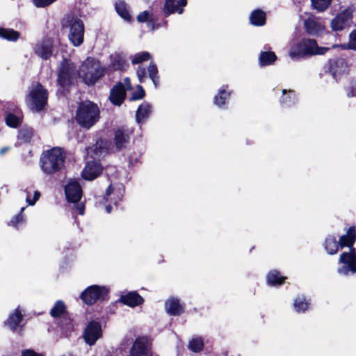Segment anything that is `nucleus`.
Segmentation results:
<instances>
[{"instance_id":"obj_1","label":"nucleus","mask_w":356,"mask_h":356,"mask_svg":"<svg viewBox=\"0 0 356 356\" xmlns=\"http://www.w3.org/2000/svg\"><path fill=\"white\" fill-rule=\"evenodd\" d=\"M355 241V237L346 234L339 238V247L350 248L349 252H343L339 256V264L341 266L337 268V273L339 275L346 277L356 273V249L353 248Z\"/></svg>"},{"instance_id":"obj_2","label":"nucleus","mask_w":356,"mask_h":356,"mask_svg":"<svg viewBox=\"0 0 356 356\" xmlns=\"http://www.w3.org/2000/svg\"><path fill=\"white\" fill-rule=\"evenodd\" d=\"M65 151L58 147L44 151L40 158V167L42 172L51 175L61 171L65 166Z\"/></svg>"},{"instance_id":"obj_3","label":"nucleus","mask_w":356,"mask_h":356,"mask_svg":"<svg viewBox=\"0 0 356 356\" xmlns=\"http://www.w3.org/2000/svg\"><path fill=\"white\" fill-rule=\"evenodd\" d=\"M327 50L328 47H319L315 40L304 38L290 47L289 56L292 60H298L306 56L323 55Z\"/></svg>"},{"instance_id":"obj_4","label":"nucleus","mask_w":356,"mask_h":356,"mask_svg":"<svg viewBox=\"0 0 356 356\" xmlns=\"http://www.w3.org/2000/svg\"><path fill=\"white\" fill-rule=\"evenodd\" d=\"M99 118V109L95 103L86 101L79 105L76 113V120L81 127L90 129L96 124Z\"/></svg>"},{"instance_id":"obj_5","label":"nucleus","mask_w":356,"mask_h":356,"mask_svg":"<svg viewBox=\"0 0 356 356\" xmlns=\"http://www.w3.org/2000/svg\"><path fill=\"white\" fill-rule=\"evenodd\" d=\"M63 27L69 29L68 38L75 47L80 46L83 42L84 25L77 16L67 15L62 21Z\"/></svg>"},{"instance_id":"obj_6","label":"nucleus","mask_w":356,"mask_h":356,"mask_svg":"<svg viewBox=\"0 0 356 356\" xmlns=\"http://www.w3.org/2000/svg\"><path fill=\"white\" fill-rule=\"evenodd\" d=\"M105 73V69L94 58H88L81 65L79 76L87 85H94Z\"/></svg>"},{"instance_id":"obj_7","label":"nucleus","mask_w":356,"mask_h":356,"mask_svg":"<svg viewBox=\"0 0 356 356\" xmlns=\"http://www.w3.org/2000/svg\"><path fill=\"white\" fill-rule=\"evenodd\" d=\"M47 99L48 92L44 86L39 83H32L26 97L29 106L34 111H40L44 108Z\"/></svg>"},{"instance_id":"obj_8","label":"nucleus","mask_w":356,"mask_h":356,"mask_svg":"<svg viewBox=\"0 0 356 356\" xmlns=\"http://www.w3.org/2000/svg\"><path fill=\"white\" fill-rule=\"evenodd\" d=\"M76 75V70L74 63L64 59L58 69V83L62 87L68 86L74 82Z\"/></svg>"},{"instance_id":"obj_9","label":"nucleus","mask_w":356,"mask_h":356,"mask_svg":"<svg viewBox=\"0 0 356 356\" xmlns=\"http://www.w3.org/2000/svg\"><path fill=\"white\" fill-rule=\"evenodd\" d=\"M108 289L105 286L93 285L88 287L81 295V300L87 305H92L97 300H103L107 295Z\"/></svg>"},{"instance_id":"obj_10","label":"nucleus","mask_w":356,"mask_h":356,"mask_svg":"<svg viewBox=\"0 0 356 356\" xmlns=\"http://www.w3.org/2000/svg\"><path fill=\"white\" fill-rule=\"evenodd\" d=\"M124 188L123 186H118L117 187H113L112 185H110L106 191L105 197L103 198L106 203L109 202L105 207V210L108 213H110L112 211L111 203L114 204H117L118 202H120L124 195Z\"/></svg>"},{"instance_id":"obj_11","label":"nucleus","mask_w":356,"mask_h":356,"mask_svg":"<svg viewBox=\"0 0 356 356\" xmlns=\"http://www.w3.org/2000/svg\"><path fill=\"white\" fill-rule=\"evenodd\" d=\"M102 336V329L99 323L90 322L84 330L83 337L90 346H93Z\"/></svg>"},{"instance_id":"obj_12","label":"nucleus","mask_w":356,"mask_h":356,"mask_svg":"<svg viewBox=\"0 0 356 356\" xmlns=\"http://www.w3.org/2000/svg\"><path fill=\"white\" fill-rule=\"evenodd\" d=\"M325 72H329L332 78L336 81L337 79L348 70V65L343 58L331 60L325 66Z\"/></svg>"},{"instance_id":"obj_13","label":"nucleus","mask_w":356,"mask_h":356,"mask_svg":"<svg viewBox=\"0 0 356 356\" xmlns=\"http://www.w3.org/2000/svg\"><path fill=\"white\" fill-rule=\"evenodd\" d=\"M151 344L147 337H138L134 341L131 350V356H150Z\"/></svg>"},{"instance_id":"obj_14","label":"nucleus","mask_w":356,"mask_h":356,"mask_svg":"<svg viewBox=\"0 0 356 356\" xmlns=\"http://www.w3.org/2000/svg\"><path fill=\"white\" fill-rule=\"evenodd\" d=\"M352 10L350 9H346L332 20V29L334 31H341L349 26L352 22Z\"/></svg>"},{"instance_id":"obj_15","label":"nucleus","mask_w":356,"mask_h":356,"mask_svg":"<svg viewBox=\"0 0 356 356\" xmlns=\"http://www.w3.org/2000/svg\"><path fill=\"white\" fill-rule=\"evenodd\" d=\"M66 198L69 202L78 203L82 196V190L79 183L74 179L69 180L65 187Z\"/></svg>"},{"instance_id":"obj_16","label":"nucleus","mask_w":356,"mask_h":356,"mask_svg":"<svg viewBox=\"0 0 356 356\" xmlns=\"http://www.w3.org/2000/svg\"><path fill=\"white\" fill-rule=\"evenodd\" d=\"M35 54L44 60L49 58L53 53V44L50 39L38 42L34 47Z\"/></svg>"},{"instance_id":"obj_17","label":"nucleus","mask_w":356,"mask_h":356,"mask_svg":"<svg viewBox=\"0 0 356 356\" xmlns=\"http://www.w3.org/2000/svg\"><path fill=\"white\" fill-rule=\"evenodd\" d=\"M102 171V165L95 161H88L83 170L82 177L84 179L93 180L97 177Z\"/></svg>"},{"instance_id":"obj_18","label":"nucleus","mask_w":356,"mask_h":356,"mask_svg":"<svg viewBox=\"0 0 356 356\" xmlns=\"http://www.w3.org/2000/svg\"><path fill=\"white\" fill-rule=\"evenodd\" d=\"M186 4L187 1L186 0H166L163 8L165 16L175 13L181 14Z\"/></svg>"},{"instance_id":"obj_19","label":"nucleus","mask_w":356,"mask_h":356,"mask_svg":"<svg viewBox=\"0 0 356 356\" xmlns=\"http://www.w3.org/2000/svg\"><path fill=\"white\" fill-rule=\"evenodd\" d=\"M126 96V88L122 83L116 84L111 90L109 99L115 104L120 106Z\"/></svg>"},{"instance_id":"obj_20","label":"nucleus","mask_w":356,"mask_h":356,"mask_svg":"<svg viewBox=\"0 0 356 356\" xmlns=\"http://www.w3.org/2000/svg\"><path fill=\"white\" fill-rule=\"evenodd\" d=\"M165 309L166 312L172 316H179L184 312V307L180 304L179 300L177 298H170L165 301Z\"/></svg>"},{"instance_id":"obj_21","label":"nucleus","mask_w":356,"mask_h":356,"mask_svg":"<svg viewBox=\"0 0 356 356\" xmlns=\"http://www.w3.org/2000/svg\"><path fill=\"white\" fill-rule=\"evenodd\" d=\"M22 113L18 108H15L13 111H8L5 118L7 126L12 128H17L22 122Z\"/></svg>"},{"instance_id":"obj_22","label":"nucleus","mask_w":356,"mask_h":356,"mask_svg":"<svg viewBox=\"0 0 356 356\" xmlns=\"http://www.w3.org/2000/svg\"><path fill=\"white\" fill-rule=\"evenodd\" d=\"M129 132L127 130L118 129L115 132L114 143L117 149L125 148L129 142Z\"/></svg>"},{"instance_id":"obj_23","label":"nucleus","mask_w":356,"mask_h":356,"mask_svg":"<svg viewBox=\"0 0 356 356\" xmlns=\"http://www.w3.org/2000/svg\"><path fill=\"white\" fill-rule=\"evenodd\" d=\"M307 33L311 35H318L324 30V26L314 17H309L305 21Z\"/></svg>"},{"instance_id":"obj_24","label":"nucleus","mask_w":356,"mask_h":356,"mask_svg":"<svg viewBox=\"0 0 356 356\" xmlns=\"http://www.w3.org/2000/svg\"><path fill=\"white\" fill-rule=\"evenodd\" d=\"M86 149L88 154H91V157L97 159L106 154V143L102 140H99L92 147H87Z\"/></svg>"},{"instance_id":"obj_25","label":"nucleus","mask_w":356,"mask_h":356,"mask_svg":"<svg viewBox=\"0 0 356 356\" xmlns=\"http://www.w3.org/2000/svg\"><path fill=\"white\" fill-rule=\"evenodd\" d=\"M109 60V67L113 70H123L127 65L125 56L120 53L111 54Z\"/></svg>"},{"instance_id":"obj_26","label":"nucleus","mask_w":356,"mask_h":356,"mask_svg":"<svg viewBox=\"0 0 356 356\" xmlns=\"http://www.w3.org/2000/svg\"><path fill=\"white\" fill-rule=\"evenodd\" d=\"M120 302L131 307H134L141 305L143 302V298L138 293L134 291L121 296Z\"/></svg>"},{"instance_id":"obj_27","label":"nucleus","mask_w":356,"mask_h":356,"mask_svg":"<svg viewBox=\"0 0 356 356\" xmlns=\"http://www.w3.org/2000/svg\"><path fill=\"white\" fill-rule=\"evenodd\" d=\"M23 319V314L19 309L17 307L13 312L10 314L5 324L12 330H15L18 326H20V323Z\"/></svg>"},{"instance_id":"obj_28","label":"nucleus","mask_w":356,"mask_h":356,"mask_svg":"<svg viewBox=\"0 0 356 356\" xmlns=\"http://www.w3.org/2000/svg\"><path fill=\"white\" fill-rule=\"evenodd\" d=\"M152 113V106L147 103L144 102L141 105L139 106L138 110L136 113V122L140 124L143 122L144 120L148 118L149 115Z\"/></svg>"},{"instance_id":"obj_29","label":"nucleus","mask_w":356,"mask_h":356,"mask_svg":"<svg viewBox=\"0 0 356 356\" xmlns=\"http://www.w3.org/2000/svg\"><path fill=\"white\" fill-rule=\"evenodd\" d=\"M50 315L56 318H65L67 315V307L63 301L58 300L50 311Z\"/></svg>"},{"instance_id":"obj_30","label":"nucleus","mask_w":356,"mask_h":356,"mask_svg":"<svg viewBox=\"0 0 356 356\" xmlns=\"http://www.w3.org/2000/svg\"><path fill=\"white\" fill-rule=\"evenodd\" d=\"M339 245L337 238L333 236H328L325 240V249L327 254L333 255L339 250Z\"/></svg>"},{"instance_id":"obj_31","label":"nucleus","mask_w":356,"mask_h":356,"mask_svg":"<svg viewBox=\"0 0 356 356\" xmlns=\"http://www.w3.org/2000/svg\"><path fill=\"white\" fill-rule=\"evenodd\" d=\"M277 56L273 51H262L259 57V62L261 66L270 65L274 63Z\"/></svg>"},{"instance_id":"obj_32","label":"nucleus","mask_w":356,"mask_h":356,"mask_svg":"<svg viewBox=\"0 0 356 356\" xmlns=\"http://www.w3.org/2000/svg\"><path fill=\"white\" fill-rule=\"evenodd\" d=\"M297 99L293 90H282L281 104L285 106H291L296 103Z\"/></svg>"},{"instance_id":"obj_33","label":"nucleus","mask_w":356,"mask_h":356,"mask_svg":"<svg viewBox=\"0 0 356 356\" xmlns=\"http://www.w3.org/2000/svg\"><path fill=\"white\" fill-rule=\"evenodd\" d=\"M250 20L254 26H263L266 22V14L261 10H256L251 13Z\"/></svg>"},{"instance_id":"obj_34","label":"nucleus","mask_w":356,"mask_h":356,"mask_svg":"<svg viewBox=\"0 0 356 356\" xmlns=\"http://www.w3.org/2000/svg\"><path fill=\"white\" fill-rule=\"evenodd\" d=\"M117 13L124 20L129 21L131 19L127 5L123 1H118L115 5Z\"/></svg>"},{"instance_id":"obj_35","label":"nucleus","mask_w":356,"mask_h":356,"mask_svg":"<svg viewBox=\"0 0 356 356\" xmlns=\"http://www.w3.org/2000/svg\"><path fill=\"white\" fill-rule=\"evenodd\" d=\"M19 33L12 29L0 28V38L8 41H16L19 38Z\"/></svg>"},{"instance_id":"obj_36","label":"nucleus","mask_w":356,"mask_h":356,"mask_svg":"<svg viewBox=\"0 0 356 356\" xmlns=\"http://www.w3.org/2000/svg\"><path fill=\"white\" fill-rule=\"evenodd\" d=\"M285 279L286 277L281 276L277 270H272L267 275V282L268 284L272 286L280 285Z\"/></svg>"},{"instance_id":"obj_37","label":"nucleus","mask_w":356,"mask_h":356,"mask_svg":"<svg viewBox=\"0 0 356 356\" xmlns=\"http://www.w3.org/2000/svg\"><path fill=\"white\" fill-rule=\"evenodd\" d=\"M33 136V130L31 127H24L18 133L17 138L24 143H29Z\"/></svg>"},{"instance_id":"obj_38","label":"nucleus","mask_w":356,"mask_h":356,"mask_svg":"<svg viewBox=\"0 0 356 356\" xmlns=\"http://www.w3.org/2000/svg\"><path fill=\"white\" fill-rule=\"evenodd\" d=\"M309 302L303 296L297 297L293 302L294 310L296 312H305L309 307Z\"/></svg>"},{"instance_id":"obj_39","label":"nucleus","mask_w":356,"mask_h":356,"mask_svg":"<svg viewBox=\"0 0 356 356\" xmlns=\"http://www.w3.org/2000/svg\"><path fill=\"white\" fill-rule=\"evenodd\" d=\"M151 58V54L147 51L137 53L131 56V63L139 64Z\"/></svg>"},{"instance_id":"obj_40","label":"nucleus","mask_w":356,"mask_h":356,"mask_svg":"<svg viewBox=\"0 0 356 356\" xmlns=\"http://www.w3.org/2000/svg\"><path fill=\"white\" fill-rule=\"evenodd\" d=\"M147 70L149 78L152 81L154 86L156 88L159 83V76L158 75V70L156 65L154 63H150Z\"/></svg>"},{"instance_id":"obj_41","label":"nucleus","mask_w":356,"mask_h":356,"mask_svg":"<svg viewBox=\"0 0 356 356\" xmlns=\"http://www.w3.org/2000/svg\"><path fill=\"white\" fill-rule=\"evenodd\" d=\"M311 1L314 9L323 12L329 7L332 0H311Z\"/></svg>"},{"instance_id":"obj_42","label":"nucleus","mask_w":356,"mask_h":356,"mask_svg":"<svg viewBox=\"0 0 356 356\" xmlns=\"http://www.w3.org/2000/svg\"><path fill=\"white\" fill-rule=\"evenodd\" d=\"M229 92H227L225 89L219 91L218 95L214 98V103L219 107L222 106L225 104L226 99L229 97Z\"/></svg>"},{"instance_id":"obj_43","label":"nucleus","mask_w":356,"mask_h":356,"mask_svg":"<svg viewBox=\"0 0 356 356\" xmlns=\"http://www.w3.org/2000/svg\"><path fill=\"white\" fill-rule=\"evenodd\" d=\"M24 210V208L22 207L21 209L20 213H19L18 215L13 217V218L10 220V222H9L10 225L13 226L16 229H19V227H21L22 226H23L24 225L25 218H24V215L22 214V213L23 212Z\"/></svg>"},{"instance_id":"obj_44","label":"nucleus","mask_w":356,"mask_h":356,"mask_svg":"<svg viewBox=\"0 0 356 356\" xmlns=\"http://www.w3.org/2000/svg\"><path fill=\"white\" fill-rule=\"evenodd\" d=\"M204 343L200 337L193 339L188 345V348L193 352L198 353L203 348Z\"/></svg>"},{"instance_id":"obj_45","label":"nucleus","mask_w":356,"mask_h":356,"mask_svg":"<svg viewBox=\"0 0 356 356\" xmlns=\"http://www.w3.org/2000/svg\"><path fill=\"white\" fill-rule=\"evenodd\" d=\"M347 46L348 49L356 51V29L350 33L349 41Z\"/></svg>"},{"instance_id":"obj_46","label":"nucleus","mask_w":356,"mask_h":356,"mask_svg":"<svg viewBox=\"0 0 356 356\" xmlns=\"http://www.w3.org/2000/svg\"><path fill=\"white\" fill-rule=\"evenodd\" d=\"M144 96L145 90L142 86H138L136 91H135L131 95V100L141 99Z\"/></svg>"},{"instance_id":"obj_47","label":"nucleus","mask_w":356,"mask_h":356,"mask_svg":"<svg viewBox=\"0 0 356 356\" xmlns=\"http://www.w3.org/2000/svg\"><path fill=\"white\" fill-rule=\"evenodd\" d=\"M56 0H33V4L38 8H44L51 3Z\"/></svg>"},{"instance_id":"obj_48","label":"nucleus","mask_w":356,"mask_h":356,"mask_svg":"<svg viewBox=\"0 0 356 356\" xmlns=\"http://www.w3.org/2000/svg\"><path fill=\"white\" fill-rule=\"evenodd\" d=\"M21 356H45L43 353H40L33 349H24L21 351Z\"/></svg>"},{"instance_id":"obj_49","label":"nucleus","mask_w":356,"mask_h":356,"mask_svg":"<svg viewBox=\"0 0 356 356\" xmlns=\"http://www.w3.org/2000/svg\"><path fill=\"white\" fill-rule=\"evenodd\" d=\"M137 76L140 83L144 81L146 77V70L144 67H138L137 69Z\"/></svg>"},{"instance_id":"obj_50","label":"nucleus","mask_w":356,"mask_h":356,"mask_svg":"<svg viewBox=\"0 0 356 356\" xmlns=\"http://www.w3.org/2000/svg\"><path fill=\"white\" fill-rule=\"evenodd\" d=\"M40 196V193L39 191H35L33 200H31L29 195H28L26 196V200L29 205H34L37 200L39 199Z\"/></svg>"},{"instance_id":"obj_51","label":"nucleus","mask_w":356,"mask_h":356,"mask_svg":"<svg viewBox=\"0 0 356 356\" xmlns=\"http://www.w3.org/2000/svg\"><path fill=\"white\" fill-rule=\"evenodd\" d=\"M148 16H149V13L147 11H144V12H142L140 13L138 16H137V19L139 22H145L148 19Z\"/></svg>"},{"instance_id":"obj_52","label":"nucleus","mask_w":356,"mask_h":356,"mask_svg":"<svg viewBox=\"0 0 356 356\" xmlns=\"http://www.w3.org/2000/svg\"><path fill=\"white\" fill-rule=\"evenodd\" d=\"M348 97L356 96V81L352 83L350 91L347 92Z\"/></svg>"},{"instance_id":"obj_53","label":"nucleus","mask_w":356,"mask_h":356,"mask_svg":"<svg viewBox=\"0 0 356 356\" xmlns=\"http://www.w3.org/2000/svg\"><path fill=\"white\" fill-rule=\"evenodd\" d=\"M75 209L77 210L79 214H84V205L83 204H77L75 205Z\"/></svg>"},{"instance_id":"obj_54","label":"nucleus","mask_w":356,"mask_h":356,"mask_svg":"<svg viewBox=\"0 0 356 356\" xmlns=\"http://www.w3.org/2000/svg\"><path fill=\"white\" fill-rule=\"evenodd\" d=\"M346 235H348L350 236H353L355 238V229L354 227H350L348 228L346 234Z\"/></svg>"},{"instance_id":"obj_55","label":"nucleus","mask_w":356,"mask_h":356,"mask_svg":"<svg viewBox=\"0 0 356 356\" xmlns=\"http://www.w3.org/2000/svg\"><path fill=\"white\" fill-rule=\"evenodd\" d=\"M124 81V84H125L124 87H125L126 90L131 89V87L130 79L129 78H125Z\"/></svg>"},{"instance_id":"obj_56","label":"nucleus","mask_w":356,"mask_h":356,"mask_svg":"<svg viewBox=\"0 0 356 356\" xmlns=\"http://www.w3.org/2000/svg\"><path fill=\"white\" fill-rule=\"evenodd\" d=\"M8 150V147H5V148H2L0 149V154H3L4 153H6L7 151Z\"/></svg>"}]
</instances>
